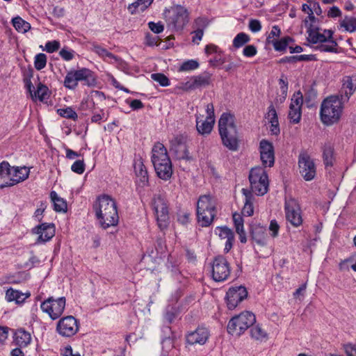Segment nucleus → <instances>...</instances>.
Returning <instances> with one entry per match:
<instances>
[{"instance_id": "61", "label": "nucleus", "mask_w": 356, "mask_h": 356, "mask_svg": "<svg viewBox=\"0 0 356 356\" xmlns=\"http://www.w3.org/2000/svg\"><path fill=\"white\" fill-rule=\"evenodd\" d=\"M279 229L280 226L277 221L275 220H271L269 226V230L271 232V236L273 237H276L277 236Z\"/></svg>"}, {"instance_id": "2", "label": "nucleus", "mask_w": 356, "mask_h": 356, "mask_svg": "<svg viewBox=\"0 0 356 356\" xmlns=\"http://www.w3.org/2000/svg\"><path fill=\"white\" fill-rule=\"evenodd\" d=\"M218 130L222 145L229 150H237L238 138L234 117L230 113H222L218 121Z\"/></svg>"}, {"instance_id": "43", "label": "nucleus", "mask_w": 356, "mask_h": 356, "mask_svg": "<svg viewBox=\"0 0 356 356\" xmlns=\"http://www.w3.org/2000/svg\"><path fill=\"white\" fill-rule=\"evenodd\" d=\"M91 50L104 59L110 58L117 60V57L115 56H114L111 52L108 51L106 49L98 45L97 44H92Z\"/></svg>"}, {"instance_id": "42", "label": "nucleus", "mask_w": 356, "mask_h": 356, "mask_svg": "<svg viewBox=\"0 0 356 356\" xmlns=\"http://www.w3.org/2000/svg\"><path fill=\"white\" fill-rule=\"evenodd\" d=\"M250 41V37L245 33H238L233 40V47L239 49Z\"/></svg>"}, {"instance_id": "44", "label": "nucleus", "mask_w": 356, "mask_h": 356, "mask_svg": "<svg viewBox=\"0 0 356 356\" xmlns=\"http://www.w3.org/2000/svg\"><path fill=\"white\" fill-rule=\"evenodd\" d=\"M293 41L291 37H284L281 38L280 40H277L273 44L275 51H284L289 42Z\"/></svg>"}, {"instance_id": "50", "label": "nucleus", "mask_w": 356, "mask_h": 356, "mask_svg": "<svg viewBox=\"0 0 356 356\" xmlns=\"http://www.w3.org/2000/svg\"><path fill=\"white\" fill-rule=\"evenodd\" d=\"M151 77L154 81L158 82L161 86H168L170 85V81L168 78L163 74H152Z\"/></svg>"}, {"instance_id": "1", "label": "nucleus", "mask_w": 356, "mask_h": 356, "mask_svg": "<svg viewBox=\"0 0 356 356\" xmlns=\"http://www.w3.org/2000/svg\"><path fill=\"white\" fill-rule=\"evenodd\" d=\"M94 211L100 227L104 229L118 224L117 205L110 196L104 195L99 197L94 204Z\"/></svg>"}, {"instance_id": "32", "label": "nucleus", "mask_w": 356, "mask_h": 356, "mask_svg": "<svg viewBox=\"0 0 356 356\" xmlns=\"http://www.w3.org/2000/svg\"><path fill=\"white\" fill-rule=\"evenodd\" d=\"M31 296L30 293H23L19 291L9 289L6 293V299L8 302L15 301L17 304L22 303Z\"/></svg>"}, {"instance_id": "20", "label": "nucleus", "mask_w": 356, "mask_h": 356, "mask_svg": "<svg viewBox=\"0 0 356 356\" xmlns=\"http://www.w3.org/2000/svg\"><path fill=\"white\" fill-rule=\"evenodd\" d=\"M32 233L38 236L36 243H44L55 235V226L53 223H42L32 229Z\"/></svg>"}, {"instance_id": "19", "label": "nucleus", "mask_w": 356, "mask_h": 356, "mask_svg": "<svg viewBox=\"0 0 356 356\" xmlns=\"http://www.w3.org/2000/svg\"><path fill=\"white\" fill-rule=\"evenodd\" d=\"M356 90V76H346L341 80V87L339 90V99L346 103Z\"/></svg>"}, {"instance_id": "7", "label": "nucleus", "mask_w": 356, "mask_h": 356, "mask_svg": "<svg viewBox=\"0 0 356 356\" xmlns=\"http://www.w3.org/2000/svg\"><path fill=\"white\" fill-rule=\"evenodd\" d=\"M163 15L168 26L172 29H182L188 22L186 9L179 5L165 9Z\"/></svg>"}, {"instance_id": "18", "label": "nucleus", "mask_w": 356, "mask_h": 356, "mask_svg": "<svg viewBox=\"0 0 356 356\" xmlns=\"http://www.w3.org/2000/svg\"><path fill=\"white\" fill-rule=\"evenodd\" d=\"M300 173L306 181L312 180L316 176L314 161L307 154H300L298 160Z\"/></svg>"}, {"instance_id": "52", "label": "nucleus", "mask_w": 356, "mask_h": 356, "mask_svg": "<svg viewBox=\"0 0 356 356\" xmlns=\"http://www.w3.org/2000/svg\"><path fill=\"white\" fill-rule=\"evenodd\" d=\"M71 170L79 175H81L85 171V163L83 160L76 161L71 166Z\"/></svg>"}, {"instance_id": "13", "label": "nucleus", "mask_w": 356, "mask_h": 356, "mask_svg": "<svg viewBox=\"0 0 356 356\" xmlns=\"http://www.w3.org/2000/svg\"><path fill=\"white\" fill-rule=\"evenodd\" d=\"M212 277L216 282L226 280L230 275V266L222 256L216 257L212 264Z\"/></svg>"}, {"instance_id": "24", "label": "nucleus", "mask_w": 356, "mask_h": 356, "mask_svg": "<svg viewBox=\"0 0 356 356\" xmlns=\"http://www.w3.org/2000/svg\"><path fill=\"white\" fill-rule=\"evenodd\" d=\"M215 234L222 240L226 239L225 252H228L233 246L234 234L232 230L226 226L217 227L215 229Z\"/></svg>"}, {"instance_id": "54", "label": "nucleus", "mask_w": 356, "mask_h": 356, "mask_svg": "<svg viewBox=\"0 0 356 356\" xmlns=\"http://www.w3.org/2000/svg\"><path fill=\"white\" fill-rule=\"evenodd\" d=\"M191 213L186 211H180L177 213V220L182 225H187L190 221Z\"/></svg>"}, {"instance_id": "62", "label": "nucleus", "mask_w": 356, "mask_h": 356, "mask_svg": "<svg viewBox=\"0 0 356 356\" xmlns=\"http://www.w3.org/2000/svg\"><path fill=\"white\" fill-rule=\"evenodd\" d=\"M344 350L348 356H356V347L353 344L345 345Z\"/></svg>"}, {"instance_id": "59", "label": "nucleus", "mask_w": 356, "mask_h": 356, "mask_svg": "<svg viewBox=\"0 0 356 356\" xmlns=\"http://www.w3.org/2000/svg\"><path fill=\"white\" fill-rule=\"evenodd\" d=\"M236 233L239 235L240 241L242 243H245L247 241L245 232L244 230L243 225L235 227Z\"/></svg>"}, {"instance_id": "49", "label": "nucleus", "mask_w": 356, "mask_h": 356, "mask_svg": "<svg viewBox=\"0 0 356 356\" xmlns=\"http://www.w3.org/2000/svg\"><path fill=\"white\" fill-rule=\"evenodd\" d=\"M252 235L254 239L258 244L261 245H265V241L263 237H257V236H265V229L262 227H256L252 230Z\"/></svg>"}, {"instance_id": "48", "label": "nucleus", "mask_w": 356, "mask_h": 356, "mask_svg": "<svg viewBox=\"0 0 356 356\" xmlns=\"http://www.w3.org/2000/svg\"><path fill=\"white\" fill-rule=\"evenodd\" d=\"M199 63L195 60H188L182 63L179 67V71L187 72L197 69Z\"/></svg>"}, {"instance_id": "60", "label": "nucleus", "mask_w": 356, "mask_h": 356, "mask_svg": "<svg viewBox=\"0 0 356 356\" xmlns=\"http://www.w3.org/2000/svg\"><path fill=\"white\" fill-rule=\"evenodd\" d=\"M267 118L269 120L270 122L272 121L278 120L277 112L273 105H270L268 107V111L267 113Z\"/></svg>"}, {"instance_id": "58", "label": "nucleus", "mask_w": 356, "mask_h": 356, "mask_svg": "<svg viewBox=\"0 0 356 356\" xmlns=\"http://www.w3.org/2000/svg\"><path fill=\"white\" fill-rule=\"evenodd\" d=\"M148 26L149 29L154 32V33H160L163 31V26L161 22L154 23L153 22H150L148 23Z\"/></svg>"}, {"instance_id": "64", "label": "nucleus", "mask_w": 356, "mask_h": 356, "mask_svg": "<svg viewBox=\"0 0 356 356\" xmlns=\"http://www.w3.org/2000/svg\"><path fill=\"white\" fill-rule=\"evenodd\" d=\"M63 356H80L78 353H74L72 348L70 346L64 348L62 351Z\"/></svg>"}, {"instance_id": "26", "label": "nucleus", "mask_w": 356, "mask_h": 356, "mask_svg": "<svg viewBox=\"0 0 356 356\" xmlns=\"http://www.w3.org/2000/svg\"><path fill=\"white\" fill-rule=\"evenodd\" d=\"M208 211L216 213V200L209 195L200 196L197 204V211Z\"/></svg>"}, {"instance_id": "17", "label": "nucleus", "mask_w": 356, "mask_h": 356, "mask_svg": "<svg viewBox=\"0 0 356 356\" xmlns=\"http://www.w3.org/2000/svg\"><path fill=\"white\" fill-rule=\"evenodd\" d=\"M302 104L303 97L302 93L300 91L294 93L291 99L288 115L291 122L293 124L300 122L302 116Z\"/></svg>"}, {"instance_id": "22", "label": "nucleus", "mask_w": 356, "mask_h": 356, "mask_svg": "<svg viewBox=\"0 0 356 356\" xmlns=\"http://www.w3.org/2000/svg\"><path fill=\"white\" fill-rule=\"evenodd\" d=\"M210 336L209 330L204 327H199L186 337L187 342L191 345H204Z\"/></svg>"}, {"instance_id": "23", "label": "nucleus", "mask_w": 356, "mask_h": 356, "mask_svg": "<svg viewBox=\"0 0 356 356\" xmlns=\"http://www.w3.org/2000/svg\"><path fill=\"white\" fill-rule=\"evenodd\" d=\"M168 161H170V159L165 146L160 143L155 144L152 148V162L153 165L159 166V164L168 162Z\"/></svg>"}, {"instance_id": "27", "label": "nucleus", "mask_w": 356, "mask_h": 356, "mask_svg": "<svg viewBox=\"0 0 356 356\" xmlns=\"http://www.w3.org/2000/svg\"><path fill=\"white\" fill-rule=\"evenodd\" d=\"M134 167L138 181L142 186H146L148 183V175L143 160L141 159L135 160Z\"/></svg>"}, {"instance_id": "63", "label": "nucleus", "mask_w": 356, "mask_h": 356, "mask_svg": "<svg viewBox=\"0 0 356 356\" xmlns=\"http://www.w3.org/2000/svg\"><path fill=\"white\" fill-rule=\"evenodd\" d=\"M279 83L282 95H283L284 98H285L287 95L288 82L283 79H280L279 80Z\"/></svg>"}, {"instance_id": "46", "label": "nucleus", "mask_w": 356, "mask_h": 356, "mask_svg": "<svg viewBox=\"0 0 356 356\" xmlns=\"http://www.w3.org/2000/svg\"><path fill=\"white\" fill-rule=\"evenodd\" d=\"M281 35V30L278 26L274 25L266 38L267 44H273Z\"/></svg>"}, {"instance_id": "15", "label": "nucleus", "mask_w": 356, "mask_h": 356, "mask_svg": "<svg viewBox=\"0 0 356 356\" xmlns=\"http://www.w3.org/2000/svg\"><path fill=\"white\" fill-rule=\"evenodd\" d=\"M211 79L210 73L204 72L197 76H191L186 82L181 83L179 88L184 91H190L206 87L210 84Z\"/></svg>"}, {"instance_id": "5", "label": "nucleus", "mask_w": 356, "mask_h": 356, "mask_svg": "<svg viewBox=\"0 0 356 356\" xmlns=\"http://www.w3.org/2000/svg\"><path fill=\"white\" fill-rule=\"evenodd\" d=\"M256 322L255 315L245 311L232 317L227 324V332L233 336H240Z\"/></svg>"}, {"instance_id": "8", "label": "nucleus", "mask_w": 356, "mask_h": 356, "mask_svg": "<svg viewBox=\"0 0 356 356\" xmlns=\"http://www.w3.org/2000/svg\"><path fill=\"white\" fill-rule=\"evenodd\" d=\"M65 305V297L58 298L50 297L41 303L40 309L43 312L47 314L52 320H56L63 314Z\"/></svg>"}, {"instance_id": "33", "label": "nucleus", "mask_w": 356, "mask_h": 356, "mask_svg": "<svg viewBox=\"0 0 356 356\" xmlns=\"http://www.w3.org/2000/svg\"><path fill=\"white\" fill-rule=\"evenodd\" d=\"M14 340L19 347H26L31 341V336L29 332L23 329L17 330L15 333Z\"/></svg>"}, {"instance_id": "56", "label": "nucleus", "mask_w": 356, "mask_h": 356, "mask_svg": "<svg viewBox=\"0 0 356 356\" xmlns=\"http://www.w3.org/2000/svg\"><path fill=\"white\" fill-rule=\"evenodd\" d=\"M257 54V47L253 44L247 45L243 50V54L245 57H252Z\"/></svg>"}, {"instance_id": "37", "label": "nucleus", "mask_w": 356, "mask_h": 356, "mask_svg": "<svg viewBox=\"0 0 356 356\" xmlns=\"http://www.w3.org/2000/svg\"><path fill=\"white\" fill-rule=\"evenodd\" d=\"M28 88H29V90L33 99H38L40 101H44L45 99H48L49 89L44 85L39 83L38 86L37 90L34 92L33 94L32 93V91H31V83L29 84Z\"/></svg>"}, {"instance_id": "21", "label": "nucleus", "mask_w": 356, "mask_h": 356, "mask_svg": "<svg viewBox=\"0 0 356 356\" xmlns=\"http://www.w3.org/2000/svg\"><path fill=\"white\" fill-rule=\"evenodd\" d=\"M260 158L264 167H272L275 162L274 149L271 143L261 140L259 143Z\"/></svg>"}, {"instance_id": "4", "label": "nucleus", "mask_w": 356, "mask_h": 356, "mask_svg": "<svg viewBox=\"0 0 356 356\" xmlns=\"http://www.w3.org/2000/svg\"><path fill=\"white\" fill-rule=\"evenodd\" d=\"M308 42L316 44L321 43L318 46L321 51L336 52L337 43L332 40V32L330 30H324L323 33L319 32L318 29H313L310 24L307 29Z\"/></svg>"}, {"instance_id": "34", "label": "nucleus", "mask_w": 356, "mask_h": 356, "mask_svg": "<svg viewBox=\"0 0 356 356\" xmlns=\"http://www.w3.org/2000/svg\"><path fill=\"white\" fill-rule=\"evenodd\" d=\"M251 338L257 341L263 342L268 339V334L259 325H252L250 330Z\"/></svg>"}, {"instance_id": "38", "label": "nucleus", "mask_w": 356, "mask_h": 356, "mask_svg": "<svg viewBox=\"0 0 356 356\" xmlns=\"http://www.w3.org/2000/svg\"><path fill=\"white\" fill-rule=\"evenodd\" d=\"M50 197L54 203V208L56 212H65L67 211V203L64 199L60 197L55 191H51Z\"/></svg>"}, {"instance_id": "12", "label": "nucleus", "mask_w": 356, "mask_h": 356, "mask_svg": "<svg viewBox=\"0 0 356 356\" xmlns=\"http://www.w3.org/2000/svg\"><path fill=\"white\" fill-rule=\"evenodd\" d=\"M286 218L293 226L298 227L302 223L301 209L297 200L289 198L285 200Z\"/></svg>"}, {"instance_id": "55", "label": "nucleus", "mask_w": 356, "mask_h": 356, "mask_svg": "<svg viewBox=\"0 0 356 356\" xmlns=\"http://www.w3.org/2000/svg\"><path fill=\"white\" fill-rule=\"evenodd\" d=\"M60 48V42L56 40L49 41L45 44L44 50L48 53H53Z\"/></svg>"}, {"instance_id": "16", "label": "nucleus", "mask_w": 356, "mask_h": 356, "mask_svg": "<svg viewBox=\"0 0 356 356\" xmlns=\"http://www.w3.org/2000/svg\"><path fill=\"white\" fill-rule=\"evenodd\" d=\"M248 296L246 288L243 286H233L229 289L226 295L227 305L229 309H235Z\"/></svg>"}, {"instance_id": "41", "label": "nucleus", "mask_w": 356, "mask_h": 356, "mask_svg": "<svg viewBox=\"0 0 356 356\" xmlns=\"http://www.w3.org/2000/svg\"><path fill=\"white\" fill-rule=\"evenodd\" d=\"M12 23L18 32L26 33L31 29L30 24L20 17H14L12 20Z\"/></svg>"}, {"instance_id": "57", "label": "nucleus", "mask_w": 356, "mask_h": 356, "mask_svg": "<svg viewBox=\"0 0 356 356\" xmlns=\"http://www.w3.org/2000/svg\"><path fill=\"white\" fill-rule=\"evenodd\" d=\"M261 22L258 19H252L250 20L248 28L252 32H259L261 30Z\"/></svg>"}, {"instance_id": "35", "label": "nucleus", "mask_w": 356, "mask_h": 356, "mask_svg": "<svg viewBox=\"0 0 356 356\" xmlns=\"http://www.w3.org/2000/svg\"><path fill=\"white\" fill-rule=\"evenodd\" d=\"M152 2L153 0H136L135 2L129 5L128 10L132 15L138 12H143Z\"/></svg>"}, {"instance_id": "53", "label": "nucleus", "mask_w": 356, "mask_h": 356, "mask_svg": "<svg viewBox=\"0 0 356 356\" xmlns=\"http://www.w3.org/2000/svg\"><path fill=\"white\" fill-rule=\"evenodd\" d=\"M59 55L63 60L69 61L74 58V51L67 48H63L60 51Z\"/></svg>"}, {"instance_id": "14", "label": "nucleus", "mask_w": 356, "mask_h": 356, "mask_svg": "<svg viewBox=\"0 0 356 356\" xmlns=\"http://www.w3.org/2000/svg\"><path fill=\"white\" fill-rule=\"evenodd\" d=\"M170 151L178 159H190L186 138L184 136H176L170 140Z\"/></svg>"}, {"instance_id": "40", "label": "nucleus", "mask_w": 356, "mask_h": 356, "mask_svg": "<svg viewBox=\"0 0 356 356\" xmlns=\"http://www.w3.org/2000/svg\"><path fill=\"white\" fill-rule=\"evenodd\" d=\"M198 222L202 227L209 226L213 220L216 213L208 211H197Z\"/></svg>"}, {"instance_id": "25", "label": "nucleus", "mask_w": 356, "mask_h": 356, "mask_svg": "<svg viewBox=\"0 0 356 356\" xmlns=\"http://www.w3.org/2000/svg\"><path fill=\"white\" fill-rule=\"evenodd\" d=\"M10 172L12 180L10 184L12 186L26 179L29 177L30 170L25 166L11 167L10 165Z\"/></svg>"}, {"instance_id": "36", "label": "nucleus", "mask_w": 356, "mask_h": 356, "mask_svg": "<svg viewBox=\"0 0 356 356\" xmlns=\"http://www.w3.org/2000/svg\"><path fill=\"white\" fill-rule=\"evenodd\" d=\"M242 193L245 197V204L242 209V213L246 216H251L254 213V207L251 193L245 188L242 189Z\"/></svg>"}, {"instance_id": "6", "label": "nucleus", "mask_w": 356, "mask_h": 356, "mask_svg": "<svg viewBox=\"0 0 356 356\" xmlns=\"http://www.w3.org/2000/svg\"><path fill=\"white\" fill-rule=\"evenodd\" d=\"M249 180L251 191L257 195H264L268 192L269 181L267 173L263 168H252L250 172Z\"/></svg>"}, {"instance_id": "9", "label": "nucleus", "mask_w": 356, "mask_h": 356, "mask_svg": "<svg viewBox=\"0 0 356 356\" xmlns=\"http://www.w3.org/2000/svg\"><path fill=\"white\" fill-rule=\"evenodd\" d=\"M207 116L196 115V129L201 135H209L215 124L214 107L213 104H208L206 108Z\"/></svg>"}, {"instance_id": "11", "label": "nucleus", "mask_w": 356, "mask_h": 356, "mask_svg": "<svg viewBox=\"0 0 356 356\" xmlns=\"http://www.w3.org/2000/svg\"><path fill=\"white\" fill-rule=\"evenodd\" d=\"M78 321L72 316H67L60 318L56 325V332L63 337H71L79 331Z\"/></svg>"}, {"instance_id": "29", "label": "nucleus", "mask_w": 356, "mask_h": 356, "mask_svg": "<svg viewBox=\"0 0 356 356\" xmlns=\"http://www.w3.org/2000/svg\"><path fill=\"white\" fill-rule=\"evenodd\" d=\"M338 29L342 31L353 33L356 31V18L355 17L345 15L339 19Z\"/></svg>"}, {"instance_id": "39", "label": "nucleus", "mask_w": 356, "mask_h": 356, "mask_svg": "<svg viewBox=\"0 0 356 356\" xmlns=\"http://www.w3.org/2000/svg\"><path fill=\"white\" fill-rule=\"evenodd\" d=\"M324 163L326 166H332L334 161V148L330 144H325L323 149Z\"/></svg>"}, {"instance_id": "47", "label": "nucleus", "mask_w": 356, "mask_h": 356, "mask_svg": "<svg viewBox=\"0 0 356 356\" xmlns=\"http://www.w3.org/2000/svg\"><path fill=\"white\" fill-rule=\"evenodd\" d=\"M47 56L44 54L40 53L35 56L34 65L36 70H41L46 66Z\"/></svg>"}, {"instance_id": "10", "label": "nucleus", "mask_w": 356, "mask_h": 356, "mask_svg": "<svg viewBox=\"0 0 356 356\" xmlns=\"http://www.w3.org/2000/svg\"><path fill=\"white\" fill-rule=\"evenodd\" d=\"M152 205L159 227L163 229L168 226L169 220L167 202L161 195H156L154 197Z\"/></svg>"}, {"instance_id": "31", "label": "nucleus", "mask_w": 356, "mask_h": 356, "mask_svg": "<svg viewBox=\"0 0 356 356\" xmlns=\"http://www.w3.org/2000/svg\"><path fill=\"white\" fill-rule=\"evenodd\" d=\"M10 164L3 161L0 163V188L11 186Z\"/></svg>"}, {"instance_id": "28", "label": "nucleus", "mask_w": 356, "mask_h": 356, "mask_svg": "<svg viewBox=\"0 0 356 356\" xmlns=\"http://www.w3.org/2000/svg\"><path fill=\"white\" fill-rule=\"evenodd\" d=\"M78 81H83L87 86H94L95 79L93 73L88 68H81L77 70H72Z\"/></svg>"}, {"instance_id": "3", "label": "nucleus", "mask_w": 356, "mask_h": 356, "mask_svg": "<svg viewBox=\"0 0 356 356\" xmlns=\"http://www.w3.org/2000/svg\"><path fill=\"white\" fill-rule=\"evenodd\" d=\"M343 102L339 96L331 95L321 103L320 118L323 124L330 126L337 122L343 111Z\"/></svg>"}, {"instance_id": "30", "label": "nucleus", "mask_w": 356, "mask_h": 356, "mask_svg": "<svg viewBox=\"0 0 356 356\" xmlns=\"http://www.w3.org/2000/svg\"><path fill=\"white\" fill-rule=\"evenodd\" d=\"M159 166H154L157 176L163 180H168L172 175V165L171 161L159 164Z\"/></svg>"}, {"instance_id": "51", "label": "nucleus", "mask_w": 356, "mask_h": 356, "mask_svg": "<svg viewBox=\"0 0 356 356\" xmlns=\"http://www.w3.org/2000/svg\"><path fill=\"white\" fill-rule=\"evenodd\" d=\"M58 113L63 117L68 119L75 120L77 118L76 112L70 107L66 108H60L58 110Z\"/></svg>"}, {"instance_id": "45", "label": "nucleus", "mask_w": 356, "mask_h": 356, "mask_svg": "<svg viewBox=\"0 0 356 356\" xmlns=\"http://www.w3.org/2000/svg\"><path fill=\"white\" fill-rule=\"evenodd\" d=\"M78 81L76 79L72 70L69 72L65 76L64 86L69 89H74L78 85Z\"/></svg>"}]
</instances>
